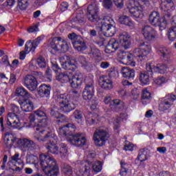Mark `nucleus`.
<instances>
[{"label": "nucleus", "mask_w": 176, "mask_h": 176, "mask_svg": "<svg viewBox=\"0 0 176 176\" xmlns=\"http://www.w3.org/2000/svg\"><path fill=\"white\" fill-rule=\"evenodd\" d=\"M87 16L91 23H100V31L102 34L109 38L113 36L116 33V28L115 27V21L112 18L106 16L102 19L98 16V6L96 3H93L88 6L87 10Z\"/></svg>", "instance_id": "1"}, {"label": "nucleus", "mask_w": 176, "mask_h": 176, "mask_svg": "<svg viewBox=\"0 0 176 176\" xmlns=\"http://www.w3.org/2000/svg\"><path fill=\"white\" fill-rule=\"evenodd\" d=\"M76 126L72 123H67L66 125L59 128V135L60 137H69L68 141L74 146H83L86 145V138L82 136V133H76Z\"/></svg>", "instance_id": "2"}, {"label": "nucleus", "mask_w": 176, "mask_h": 176, "mask_svg": "<svg viewBox=\"0 0 176 176\" xmlns=\"http://www.w3.org/2000/svg\"><path fill=\"white\" fill-rule=\"evenodd\" d=\"M159 54L160 56V60L162 63L157 64L156 66H152L150 64H146V69L147 71H152V72H155L156 74H166L167 72V64H170L171 60L170 57H171V51L167 47H160L158 50Z\"/></svg>", "instance_id": "3"}, {"label": "nucleus", "mask_w": 176, "mask_h": 176, "mask_svg": "<svg viewBox=\"0 0 176 176\" xmlns=\"http://www.w3.org/2000/svg\"><path fill=\"white\" fill-rule=\"evenodd\" d=\"M96 157V153H89L87 155V162L85 165L81 166L80 169V173L82 174V176H90V173L92 170L94 173H100L101 170H102V164L100 161H96L93 164L90 160L94 159Z\"/></svg>", "instance_id": "4"}, {"label": "nucleus", "mask_w": 176, "mask_h": 176, "mask_svg": "<svg viewBox=\"0 0 176 176\" xmlns=\"http://www.w3.org/2000/svg\"><path fill=\"white\" fill-rule=\"evenodd\" d=\"M36 140H37L38 142H46L47 141V144L46 145V148L47 149L48 153L58 155L60 152L58 146H57L58 140L54 133L48 132L43 138L36 137Z\"/></svg>", "instance_id": "5"}, {"label": "nucleus", "mask_w": 176, "mask_h": 176, "mask_svg": "<svg viewBox=\"0 0 176 176\" xmlns=\"http://www.w3.org/2000/svg\"><path fill=\"white\" fill-rule=\"evenodd\" d=\"M56 102L59 105L60 111L63 113H69L71 111H74L78 104L71 102L69 100V96L67 94H58L55 96Z\"/></svg>", "instance_id": "6"}, {"label": "nucleus", "mask_w": 176, "mask_h": 176, "mask_svg": "<svg viewBox=\"0 0 176 176\" xmlns=\"http://www.w3.org/2000/svg\"><path fill=\"white\" fill-rule=\"evenodd\" d=\"M152 51L151 45L145 43H140V48H136L133 50V56L138 63H142L146 60V56Z\"/></svg>", "instance_id": "7"}, {"label": "nucleus", "mask_w": 176, "mask_h": 176, "mask_svg": "<svg viewBox=\"0 0 176 176\" xmlns=\"http://www.w3.org/2000/svg\"><path fill=\"white\" fill-rule=\"evenodd\" d=\"M109 138V131L107 127H100L94 133V141L96 146H102Z\"/></svg>", "instance_id": "8"}, {"label": "nucleus", "mask_w": 176, "mask_h": 176, "mask_svg": "<svg viewBox=\"0 0 176 176\" xmlns=\"http://www.w3.org/2000/svg\"><path fill=\"white\" fill-rule=\"evenodd\" d=\"M50 45L55 52H62L65 53L68 52L69 49V44L65 40L63 39L61 37H54L52 38Z\"/></svg>", "instance_id": "9"}, {"label": "nucleus", "mask_w": 176, "mask_h": 176, "mask_svg": "<svg viewBox=\"0 0 176 176\" xmlns=\"http://www.w3.org/2000/svg\"><path fill=\"white\" fill-rule=\"evenodd\" d=\"M14 113H9L7 116L6 125L12 129H19L21 126L20 118L17 114L19 112V107L14 105L13 107Z\"/></svg>", "instance_id": "10"}, {"label": "nucleus", "mask_w": 176, "mask_h": 176, "mask_svg": "<svg viewBox=\"0 0 176 176\" xmlns=\"http://www.w3.org/2000/svg\"><path fill=\"white\" fill-rule=\"evenodd\" d=\"M94 96V80L87 77L85 78V87L82 91V98L85 100H91Z\"/></svg>", "instance_id": "11"}, {"label": "nucleus", "mask_w": 176, "mask_h": 176, "mask_svg": "<svg viewBox=\"0 0 176 176\" xmlns=\"http://www.w3.org/2000/svg\"><path fill=\"white\" fill-rule=\"evenodd\" d=\"M176 96L171 94H168L166 96L164 99L160 100L158 109L160 112H164V111H168L173 105H174V102L175 101Z\"/></svg>", "instance_id": "12"}, {"label": "nucleus", "mask_w": 176, "mask_h": 176, "mask_svg": "<svg viewBox=\"0 0 176 176\" xmlns=\"http://www.w3.org/2000/svg\"><path fill=\"white\" fill-rule=\"evenodd\" d=\"M117 54L118 58H120V60H123V63H126L125 64H126V65L135 67L137 59L134 58V52H133V54H131L130 52L119 50Z\"/></svg>", "instance_id": "13"}, {"label": "nucleus", "mask_w": 176, "mask_h": 176, "mask_svg": "<svg viewBox=\"0 0 176 176\" xmlns=\"http://www.w3.org/2000/svg\"><path fill=\"white\" fill-rule=\"evenodd\" d=\"M148 21L151 23V25H154V27H166V21H164L163 18H160L159 12L156 11L150 14Z\"/></svg>", "instance_id": "14"}, {"label": "nucleus", "mask_w": 176, "mask_h": 176, "mask_svg": "<svg viewBox=\"0 0 176 176\" xmlns=\"http://www.w3.org/2000/svg\"><path fill=\"white\" fill-rule=\"evenodd\" d=\"M18 144L23 151H28V152H32V151H35L38 146L34 142V141L27 139L23 138L18 141Z\"/></svg>", "instance_id": "15"}, {"label": "nucleus", "mask_w": 176, "mask_h": 176, "mask_svg": "<svg viewBox=\"0 0 176 176\" xmlns=\"http://www.w3.org/2000/svg\"><path fill=\"white\" fill-rule=\"evenodd\" d=\"M23 86L27 87V89L30 91L36 90V87H38V81L36 80V78L30 74L25 76L23 80Z\"/></svg>", "instance_id": "16"}, {"label": "nucleus", "mask_w": 176, "mask_h": 176, "mask_svg": "<svg viewBox=\"0 0 176 176\" xmlns=\"http://www.w3.org/2000/svg\"><path fill=\"white\" fill-rule=\"evenodd\" d=\"M56 160L50 155L46 154L40 155V164L41 166L43 171L47 170V168L51 167V166H54Z\"/></svg>", "instance_id": "17"}, {"label": "nucleus", "mask_w": 176, "mask_h": 176, "mask_svg": "<svg viewBox=\"0 0 176 176\" xmlns=\"http://www.w3.org/2000/svg\"><path fill=\"white\" fill-rule=\"evenodd\" d=\"M37 118H46V113L41 110H37L34 113H30L29 116V127H34L36 130L38 122H36Z\"/></svg>", "instance_id": "18"}, {"label": "nucleus", "mask_w": 176, "mask_h": 176, "mask_svg": "<svg viewBox=\"0 0 176 176\" xmlns=\"http://www.w3.org/2000/svg\"><path fill=\"white\" fill-rule=\"evenodd\" d=\"M142 34L146 41H148L149 42L154 41L155 38H156V30L149 25H145L142 28Z\"/></svg>", "instance_id": "19"}, {"label": "nucleus", "mask_w": 176, "mask_h": 176, "mask_svg": "<svg viewBox=\"0 0 176 176\" xmlns=\"http://www.w3.org/2000/svg\"><path fill=\"white\" fill-rule=\"evenodd\" d=\"M99 85L104 90H112L113 82L107 76H102L99 78Z\"/></svg>", "instance_id": "20"}, {"label": "nucleus", "mask_w": 176, "mask_h": 176, "mask_svg": "<svg viewBox=\"0 0 176 176\" xmlns=\"http://www.w3.org/2000/svg\"><path fill=\"white\" fill-rule=\"evenodd\" d=\"M82 80L83 78H82V74L76 72V76H74V74H72V78H70L69 83L73 89H78V87L82 85Z\"/></svg>", "instance_id": "21"}, {"label": "nucleus", "mask_w": 176, "mask_h": 176, "mask_svg": "<svg viewBox=\"0 0 176 176\" xmlns=\"http://www.w3.org/2000/svg\"><path fill=\"white\" fill-rule=\"evenodd\" d=\"M120 72L123 78H125V79L134 80V78L135 77V70H134V69H131L129 67H122Z\"/></svg>", "instance_id": "22"}, {"label": "nucleus", "mask_w": 176, "mask_h": 176, "mask_svg": "<svg viewBox=\"0 0 176 176\" xmlns=\"http://www.w3.org/2000/svg\"><path fill=\"white\" fill-rule=\"evenodd\" d=\"M119 41L121 46L124 47V49L127 50L130 47V35L126 32H123L122 33L119 34Z\"/></svg>", "instance_id": "23"}, {"label": "nucleus", "mask_w": 176, "mask_h": 176, "mask_svg": "<svg viewBox=\"0 0 176 176\" xmlns=\"http://www.w3.org/2000/svg\"><path fill=\"white\" fill-rule=\"evenodd\" d=\"M152 74H153V72L151 69H146L145 72H140L139 78L140 83L142 85H149L151 78H152Z\"/></svg>", "instance_id": "24"}, {"label": "nucleus", "mask_w": 176, "mask_h": 176, "mask_svg": "<svg viewBox=\"0 0 176 176\" xmlns=\"http://www.w3.org/2000/svg\"><path fill=\"white\" fill-rule=\"evenodd\" d=\"M47 124H49V120H47V118L40 120L38 124H37V126H36V131H40V135L45 134V133L46 135L47 133H49L46 131V130H47Z\"/></svg>", "instance_id": "25"}, {"label": "nucleus", "mask_w": 176, "mask_h": 176, "mask_svg": "<svg viewBox=\"0 0 176 176\" xmlns=\"http://www.w3.org/2000/svg\"><path fill=\"white\" fill-rule=\"evenodd\" d=\"M50 91H52V87L50 85L43 84L38 90V94L42 98L50 97Z\"/></svg>", "instance_id": "26"}, {"label": "nucleus", "mask_w": 176, "mask_h": 176, "mask_svg": "<svg viewBox=\"0 0 176 176\" xmlns=\"http://www.w3.org/2000/svg\"><path fill=\"white\" fill-rule=\"evenodd\" d=\"M19 104L23 112H31L34 109V104L28 99L19 100Z\"/></svg>", "instance_id": "27"}, {"label": "nucleus", "mask_w": 176, "mask_h": 176, "mask_svg": "<svg viewBox=\"0 0 176 176\" xmlns=\"http://www.w3.org/2000/svg\"><path fill=\"white\" fill-rule=\"evenodd\" d=\"M72 45L74 49L78 52H83L84 50H86L87 47L82 37H78L77 40L72 41Z\"/></svg>", "instance_id": "28"}, {"label": "nucleus", "mask_w": 176, "mask_h": 176, "mask_svg": "<svg viewBox=\"0 0 176 176\" xmlns=\"http://www.w3.org/2000/svg\"><path fill=\"white\" fill-rule=\"evenodd\" d=\"M42 42V37L38 36L35 40H34L32 43L31 42H27L25 45V50L26 52H28V49L31 50L32 52H35V49L38 47V45Z\"/></svg>", "instance_id": "29"}, {"label": "nucleus", "mask_w": 176, "mask_h": 176, "mask_svg": "<svg viewBox=\"0 0 176 176\" xmlns=\"http://www.w3.org/2000/svg\"><path fill=\"white\" fill-rule=\"evenodd\" d=\"M47 176H58L60 175V168L56 162L54 165H52L48 168L43 170Z\"/></svg>", "instance_id": "30"}, {"label": "nucleus", "mask_w": 176, "mask_h": 176, "mask_svg": "<svg viewBox=\"0 0 176 176\" xmlns=\"http://www.w3.org/2000/svg\"><path fill=\"white\" fill-rule=\"evenodd\" d=\"M160 8L163 12H170L171 9L174 10V2L173 0H161Z\"/></svg>", "instance_id": "31"}, {"label": "nucleus", "mask_w": 176, "mask_h": 176, "mask_svg": "<svg viewBox=\"0 0 176 176\" xmlns=\"http://www.w3.org/2000/svg\"><path fill=\"white\" fill-rule=\"evenodd\" d=\"M72 79V72H66L64 73H60L56 76V80L61 82L62 83H67L69 82Z\"/></svg>", "instance_id": "32"}, {"label": "nucleus", "mask_w": 176, "mask_h": 176, "mask_svg": "<svg viewBox=\"0 0 176 176\" xmlns=\"http://www.w3.org/2000/svg\"><path fill=\"white\" fill-rule=\"evenodd\" d=\"M119 49V43L116 40H111L106 47V53H115Z\"/></svg>", "instance_id": "33"}, {"label": "nucleus", "mask_w": 176, "mask_h": 176, "mask_svg": "<svg viewBox=\"0 0 176 176\" xmlns=\"http://www.w3.org/2000/svg\"><path fill=\"white\" fill-rule=\"evenodd\" d=\"M151 100H152L151 94L147 89H144L142 93V103L143 105H146L151 102Z\"/></svg>", "instance_id": "34"}, {"label": "nucleus", "mask_w": 176, "mask_h": 176, "mask_svg": "<svg viewBox=\"0 0 176 176\" xmlns=\"http://www.w3.org/2000/svg\"><path fill=\"white\" fill-rule=\"evenodd\" d=\"M148 157H149V150L148 148H141L139 150V153L136 160L145 162Z\"/></svg>", "instance_id": "35"}, {"label": "nucleus", "mask_w": 176, "mask_h": 176, "mask_svg": "<svg viewBox=\"0 0 176 176\" xmlns=\"http://www.w3.org/2000/svg\"><path fill=\"white\" fill-rule=\"evenodd\" d=\"M120 166H121V169L120 171V175L121 176H129V170L131 167V165H130L129 164H127V162L124 161H121Z\"/></svg>", "instance_id": "36"}, {"label": "nucleus", "mask_w": 176, "mask_h": 176, "mask_svg": "<svg viewBox=\"0 0 176 176\" xmlns=\"http://www.w3.org/2000/svg\"><path fill=\"white\" fill-rule=\"evenodd\" d=\"M67 60L63 62L62 64V68L63 69H65L66 71H75L76 69V66L74 63H72L71 60H69V57L66 56Z\"/></svg>", "instance_id": "37"}, {"label": "nucleus", "mask_w": 176, "mask_h": 176, "mask_svg": "<svg viewBox=\"0 0 176 176\" xmlns=\"http://www.w3.org/2000/svg\"><path fill=\"white\" fill-rule=\"evenodd\" d=\"M129 13L131 16L135 19H141L144 16V14L142 13V6L141 5L138 6L129 12Z\"/></svg>", "instance_id": "38"}, {"label": "nucleus", "mask_w": 176, "mask_h": 176, "mask_svg": "<svg viewBox=\"0 0 176 176\" xmlns=\"http://www.w3.org/2000/svg\"><path fill=\"white\" fill-rule=\"evenodd\" d=\"M118 21L120 24H124V25H127L128 27H134V23L130 17L126 16V15H122L120 16L118 18Z\"/></svg>", "instance_id": "39"}, {"label": "nucleus", "mask_w": 176, "mask_h": 176, "mask_svg": "<svg viewBox=\"0 0 176 176\" xmlns=\"http://www.w3.org/2000/svg\"><path fill=\"white\" fill-rule=\"evenodd\" d=\"M140 5L141 4H140V2L135 0H128L126 3V9L129 10V12H131V10L138 8V6Z\"/></svg>", "instance_id": "40"}, {"label": "nucleus", "mask_w": 176, "mask_h": 176, "mask_svg": "<svg viewBox=\"0 0 176 176\" xmlns=\"http://www.w3.org/2000/svg\"><path fill=\"white\" fill-rule=\"evenodd\" d=\"M61 172L65 176H71L72 175L74 170H72V166L67 164H65L62 166Z\"/></svg>", "instance_id": "41"}, {"label": "nucleus", "mask_w": 176, "mask_h": 176, "mask_svg": "<svg viewBox=\"0 0 176 176\" xmlns=\"http://www.w3.org/2000/svg\"><path fill=\"white\" fill-rule=\"evenodd\" d=\"M16 93L18 96L24 97V98H31V94L23 87H19L16 90Z\"/></svg>", "instance_id": "42"}, {"label": "nucleus", "mask_w": 176, "mask_h": 176, "mask_svg": "<svg viewBox=\"0 0 176 176\" xmlns=\"http://www.w3.org/2000/svg\"><path fill=\"white\" fill-rule=\"evenodd\" d=\"M122 104V101L119 99H115L111 101L109 107L112 111L115 112L119 111V105Z\"/></svg>", "instance_id": "43"}, {"label": "nucleus", "mask_w": 176, "mask_h": 176, "mask_svg": "<svg viewBox=\"0 0 176 176\" xmlns=\"http://www.w3.org/2000/svg\"><path fill=\"white\" fill-rule=\"evenodd\" d=\"M168 38L170 42H174L176 39V26H172L168 31Z\"/></svg>", "instance_id": "44"}, {"label": "nucleus", "mask_w": 176, "mask_h": 176, "mask_svg": "<svg viewBox=\"0 0 176 176\" xmlns=\"http://www.w3.org/2000/svg\"><path fill=\"white\" fill-rule=\"evenodd\" d=\"M20 155L19 153H15L14 155L12 156L9 158V164H13L14 166H16L19 163H23L21 159L19 158Z\"/></svg>", "instance_id": "45"}, {"label": "nucleus", "mask_w": 176, "mask_h": 176, "mask_svg": "<svg viewBox=\"0 0 176 176\" xmlns=\"http://www.w3.org/2000/svg\"><path fill=\"white\" fill-rule=\"evenodd\" d=\"M77 61L81 64L82 67L84 68H87L89 66V60L85 56H79L77 57Z\"/></svg>", "instance_id": "46"}, {"label": "nucleus", "mask_w": 176, "mask_h": 176, "mask_svg": "<svg viewBox=\"0 0 176 176\" xmlns=\"http://www.w3.org/2000/svg\"><path fill=\"white\" fill-rule=\"evenodd\" d=\"M50 115L53 116V118H56V119H58L63 118V114L58 112V109L57 107H54L50 109Z\"/></svg>", "instance_id": "47"}, {"label": "nucleus", "mask_w": 176, "mask_h": 176, "mask_svg": "<svg viewBox=\"0 0 176 176\" xmlns=\"http://www.w3.org/2000/svg\"><path fill=\"white\" fill-rule=\"evenodd\" d=\"M18 7L20 10H25L28 8V0H18Z\"/></svg>", "instance_id": "48"}, {"label": "nucleus", "mask_w": 176, "mask_h": 176, "mask_svg": "<svg viewBox=\"0 0 176 176\" xmlns=\"http://www.w3.org/2000/svg\"><path fill=\"white\" fill-rule=\"evenodd\" d=\"M89 56L92 57V58H96V57H100L101 54L100 53V50L96 47H91V51L89 53Z\"/></svg>", "instance_id": "49"}, {"label": "nucleus", "mask_w": 176, "mask_h": 176, "mask_svg": "<svg viewBox=\"0 0 176 176\" xmlns=\"http://www.w3.org/2000/svg\"><path fill=\"white\" fill-rule=\"evenodd\" d=\"M74 21H77L80 24L85 23V15L83 14V12L80 11V12L76 14V16L74 17Z\"/></svg>", "instance_id": "50"}, {"label": "nucleus", "mask_w": 176, "mask_h": 176, "mask_svg": "<svg viewBox=\"0 0 176 176\" xmlns=\"http://www.w3.org/2000/svg\"><path fill=\"white\" fill-rule=\"evenodd\" d=\"M60 146L59 153L60 154L61 157H64L68 153V148L67 147V144L63 143L60 144Z\"/></svg>", "instance_id": "51"}, {"label": "nucleus", "mask_w": 176, "mask_h": 176, "mask_svg": "<svg viewBox=\"0 0 176 176\" xmlns=\"http://www.w3.org/2000/svg\"><path fill=\"white\" fill-rule=\"evenodd\" d=\"M38 160V157L34 155H26V162L28 164H35Z\"/></svg>", "instance_id": "52"}, {"label": "nucleus", "mask_w": 176, "mask_h": 176, "mask_svg": "<svg viewBox=\"0 0 176 176\" xmlns=\"http://www.w3.org/2000/svg\"><path fill=\"white\" fill-rule=\"evenodd\" d=\"M108 75L109 78H116L119 76V72L114 69H109Z\"/></svg>", "instance_id": "53"}, {"label": "nucleus", "mask_w": 176, "mask_h": 176, "mask_svg": "<svg viewBox=\"0 0 176 176\" xmlns=\"http://www.w3.org/2000/svg\"><path fill=\"white\" fill-rule=\"evenodd\" d=\"M73 117L77 120H82L83 113L80 110L76 109L73 113Z\"/></svg>", "instance_id": "54"}, {"label": "nucleus", "mask_w": 176, "mask_h": 176, "mask_svg": "<svg viewBox=\"0 0 176 176\" xmlns=\"http://www.w3.org/2000/svg\"><path fill=\"white\" fill-rule=\"evenodd\" d=\"M167 82V80H166V78L164 76H160L157 78L155 80H154V83L155 85H157L158 86H162V85L166 83Z\"/></svg>", "instance_id": "55"}, {"label": "nucleus", "mask_w": 176, "mask_h": 176, "mask_svg": "<svg viewBox=\"0 0 176 176\" xmlns=\"http://www.w3.org/2000/svg\"><path fill=\"white\" fill-rule=\"evenodd\" d=\"M102 5L105 9L109 10L112 8V1L111 0H100Z\"/></svg>", "instance_id": "56"}, {"label": "nucleus", "mask_w": 176, "mask_h": 176, "mask_svg": "<svg viewBox=\"0 0 176 176\" xmlns=\"http://www.w3.org/2000/svg\"><path fill=\"white\" fill-rule=\"evenodd\" d=\"M37 64L40 68H45L46 67V61L45 60V58L39 56L37 58Z\"/></svg>", "instance_id": "57"}, {"label": "nucleus", "mask_w": 176, "mask_h": 176, "mask_svg": "<svg viewBox=\"0 0 176 176\" xmlns=\"http://www.w3.org/2000/svg\"><path fill=\"white\" fill-rule=\"evenodd\" d=\"M113 124L114 126V130H118L120 127V118L116 117L113 119Z\"/></svg>", "instance_id": "58"}, {"label": "nucleus", "mask_w": 176, "mask_h": 176, "mask_svg": "<svg viewBox=\"0 0 176 176\" xmlns=\"http://www.w3.org/2000/svg\"><path fill=\"white\" fill-rule=\"evenodd\" d=\"M0 64L1 65H5L6 67H8L9 65L10 67H12V65H10V63H9V59L8 58V56H3L1 60H0Z\"/></svg>", "instance_id": "59"}, {"label": "nucleus", "mask_w": 176, "mask_h": 176, "mask_svg": "<svg viewBox=\"0 0 176 176\" xmlns=\"http://www.w3.org/2000/svg\"><path fill=\"white\" fill-rule=\"evenodd\" d=\"M164 21H165V25L167 24V21H170L171 20V12L168 11H164Z\"/></svg>", "instance_id": "60"}, {"label": "nucleus", "mask_w": 176, "mask_h": 176, "mask_svg": "<svg viewBox=\"0 0 176 176\" xmlns=\"http://www.w3.org/2000/svg\"><path fill=\"white\" fill-rule=\"evenodd\" d=\"M58 119H59L56 120V123H58V124L60 123H68V122H69V118L65 117L63 114L62 117Z\"/></svg>", "instance_id": "61"}, {"label": "nucleus", "mask_w": 176, "mask_h": 176, "mask_svg": "<svg viewBox=\"0 0 176 176\" xmlns=\"http://www.w3.org/2000/svg\"><path fill=\"white\" fill-rule=\"evenodd\" d=\"M124 151H133L134 146L133 145V144H131L129 142H126L124 146Z\"/></svg>", "instance_id": "62"}, {"label": "nucleus", "mask_w": 176, "mask_h": 176, "mask_svg": "<svg viewBox=\"0 0 176 176\" xmlns=\"http://www.w3.org/2000/svg\"><path fill=\"white\" fill-rule=\"evenodd\" d=\"M51 68L54 71V72H57V71L60 69V67H58V64H57V62L56 61L51 62Z\"/></svg>", "instance_id": "63"}, {"label": "nucleus", "mask_w": 176, "mask_h": 176, "mask_svg": "<svg viewBox=\"0 0 176 176\" xmlns=\"http://www.w3.org/2000/svg\"><path fill=\"white\" fill-rule=\"evenodd\" d=\"M116 6H117V8H123V0H113Z\"/></svg>", "instance_id": "64"}]
</instances>
